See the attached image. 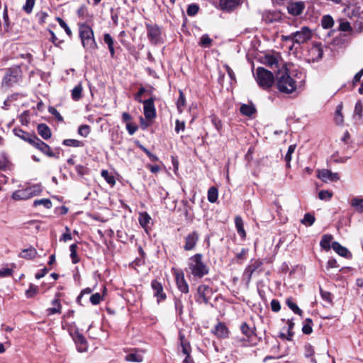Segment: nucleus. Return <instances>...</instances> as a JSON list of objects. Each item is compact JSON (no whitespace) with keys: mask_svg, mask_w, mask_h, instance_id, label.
Returning a JSON list of instances; mask_svg holds the SVG:
<instances>
[{"mask_svg":"<svg viewBox=\"0 0 363 363\" xmlns=\"http://www.w3.org/2000/svg\"><path fill=\"white\" fill-rule=\"evenodd\" d=\"M276 87L283 94H292L296 91L297 82L289 74L288 69L276 74Z\"/></svg>","mask_w":363,"mask_h":363,"instance_id":"f257e3e1","label":"nucleus"},{"mask_svg":"<svg viewBox=\"0 0 363 363\" xmlns=\"http://www.w3.org/2000/svg\"><path fill=\"white\" fill-rule=\"evenodd\" d=\"M24 141L28 143L30 145L48 157L60 158V147H56L52 150L47 143L40 140L36 135L24 132Z\"/></svg>","mask_w":363,"mask_h":363,"instance_id":"f03ea898","label":"nucleus"},{"mask_svg":"<svg viewBox=\"0 0 363 363\" xmlns=\"http://www.w3.org/2000/svg\"><path fill=\"white\" fill-rule=\"evenodd\" d=\"M201 253H196L189 258L186 272L196 279H201L209 273V267L203 260Z\"/></svg>","mask_w":363,"mask_h":363,"instance_id":"7ed1b4c3","label":"nucleus"},{"mask_svg":"<svg viewBox=\"0 0 363 363\" xmlns=\"http://www.w3.org/2000/svg\"><path fill=\"white\" fill-rule=\"evenodd\" d=\"M79 36L82 46L88 50L93 51L98 49V45L94 38V30L86 23H79Z\"/></svg>","mask_w":363,"mask_h":363,"instance_id":"20e7f679","label":"nucleus"},{"mask_svg":"<svg viewBox=\"0 0 363 363\" xmlns=\"http://www.w3.org/2000/svg\"><path fill=\"white\" fill-rule=\"evenodd\" d=\"M255 77L258 85L264 90L270 89L276 82L274 74L262 67L257 68Z\"/></svg>","mask_w":363,"mask_h":363,"instance_id":"39448f33","label":"nucleus"},{"mask_svg":"<svg viewBox=\"0 0 363 363\" xmlns=\"http://www.w3.org/2000/svg\"><path fill=\"white\" fill-rule=\"evenodd\" d=\"M264 270V262L260 259H252L243 272V278L250 283L253 276L260 274Z\"/></svg>","mask_w":363,"mask_h":363,"instance_id":"423d86ee","label":"nucleus"},{"mask_svg":"<svg viewBox=\"0 0 363 363\" xmlns=\"http://www.w3.org/2000/svg\"><path fill=\"white\" fill-rule=\"evenodd\" d=\"M147 37L151 45H157L164 43L163 32L160 26L157 23H145Z\"/></svg>","mask_w":363,"mask_h":363,"instance_id":"0eeeda50","label":"nucleus"},{"mask_svg":"<svg viewBox=\"0 0 363 363\" xmlns=\"http://www.w3.org/2000/svg\"><path fill=\"white\" fill-rule=\"evenodd\" d=\"M214 291L211 287L206 284H201L197 287V292L195 294V301L199 304L206 305L210 303V300Z\"/></svg>","mask_w":363,"mask_h":363,"instance_id":"6e6552de","label":"nucleus"},{"mask_svg":"<svg viewBox=\"0 0 363 363\" xmlns=\"http://www.w3.org/2000/svg\"><path fill=\"white\" fill-rule=\"evenodd\" d=\"M240 330L243 337L247 338V342H251L252 345H257L260 342L261 338L257 334L255 326L250 327L247 322H243L240 326Z\"/></svg>","mask_w":363,"mask_h":363,"instance_id":"1a4fd4ad","label":"nucleus"},{"mask_svg":"<svg viewBox=\"0 0 363 363\" xmlns=\"http://www.w3.org/2000/svg\"><path fill=\"white\" fill-rule=\"evenodd\" d=\"M172 274L175 279V282L178 289L184 294H188L189 291V284H187L184 272L175 268L172 269Z\"/></svg>","mask_w":363,"mask_h":363,"instance_id":"9d476101","label":"nucleus"},{"mask_svg":"<svg viewBox=\"0 0 363 363\" xmlns=\"http://www.w3.org/2000/svg\"><path fill=\"white\" fill-rule=\"evenodd\" d=\"M155 101L156 96H152L149 99L144 100V101L142 102L143 104L144 116L147 120H152L157 116L156 108L155 106Z\"/></svg>","mask_w":363,"mask_h":363,"instance_id":"9b49d317","label":"nucleus"},{"mask_svg":"<svg viewBox=\"0 0 363 363\" xmlns=\"http://www.w3.org/2000/svg\"><path fill=\"white\" fill-rule=\"evenodd\" d=\"M211 333L213 334L218 339L225 340L228 339L230 336V330L227 325L222 321H218L216 325L211 330Z\"/></svg>","mask_w":363,"mask_h":363,"instance_id":"f8f14e48","label":"nucleus"},{"mask_svg":"<svg viewBox=\"0 0 363 363\" xmlns=\"http://www.w3.org/2000/svg\"><path fill=\"white\" fill-rule=\"evenodd\" d=\"M21 66L16 65L7 69L5 77H4V83L7 86H11L13 83L18 81L21 77Z\"/></svg>","mask_w":363,"mask_h":363,"instance_id":"ddd939ff","label":"nucleus"},{"mask_svg":"<svg viewBox=\"0 0 363 363\" xmlns=\"http://www.w3.org/2000/svg\"><path fill=\"white\" fill-rule=\"evenodd\" d=\"M199 240V233L194 230L189 233L184 238V245L183 246V249L185 251H191L194 250Z\"/></svg>","mask_w":363,"mask_h":363,"instance_id":"4468645a","label":"nucleus"},{"mask_svg":"<svg viewBox=\"0 0 363 363\" xmlns=\"http://www.w3.org/2000/svg\"><path fill=\"white\" fill-rule=\"evenodd\" d=\"M70 335L77 345L78 352H86L88 349V342L83 334L77 330L74 333H70Z\"/></svg>","mask_w":363,"mask_h":363,"instance_id":"2eb2a0df","label":"nucleus"},{"mask_svg":"<svg viewBox=\"0 0 363 363\" xmlns=\"http://www.w3.org/2000/svg\"><path fill=\"white\" fill-rule=\"evenodd\" d=\"M294 43L302 44L310 40L311 38V32L308 27H303L299 31L293 33Z\"/></svg>","mask_w":363,"mask_h":363,"instance_id":"dca6fc26","label":"nucleus"},{"mask_svg":"<svg viewBox=\"0 0 363 363\" xmlns=\"http://www.w3.org/2000/svg\"><path fill=\"white\" fill-rule=\"evenodd\" d=\"M151 287L154 291V296L157 298V301H164L167 298L166 294L164 292L162 284L156 279L151 282Z\"/></svg>","mask_w":363,"mask_h":363,"instance_id":"f3484780","label":"nucleus"},{"mask_svg":"<svg viewBox=\"0 0 363 363\" xmlns=\"http://www.w3.org/2000/svg\"><path fill=\"white\" fill-rule=\"evenodd\" d=\"M317 177L324 182L328 181L337 182L340 179L338 173H333L330 170L326 169L318 170Z\"/></svg>","mask_w":363,"mask_h":363,"instance_id":"a211bd4d","label":"nucleus"},{"mask_svg":"<svg viewBox=\"0 0 363 363\" xmlns=\"http://www.w3.org/2000/svg\"><path fill=\"white\" fill-rule=\"evenodd\" d=\"M242 3V0H219V9L223 11L231 12Z\"/></svg>","mask_w":363,"mask_h":363,"instance_id":"6ab92c4d","label":"nucleus"},{"mask_svg":"<svg viewBox=\"0 0 363 363\" xmlns=\"http://www.w3.org/2000/svg\"><path fill=\"white\" fill-rule=\"evenodd\" d=\"M305 7L303 1L290 2L287 6V11L289 14L297 16L303 13Z\"/></svg>","mask_w":363,"mask_h":363,"instance_id":"aec40b11","label":"nucleus"},{"mask_svg":"<svg viewBox=\"0 0 363 363\" xmlns=\"http://www.w3.org/2000/svg\"><path fill=\"white\" fill-rule=\"evenodd\" d=\"M261 62L271 69H279V55L267 54L261 58Z\"/></svg>","mask_w":363,"mask_h":363,"instance_id":"412c9836","label":"nucleus"},{"mask_svg":"<svg viewBox=\"0 0 363 363\" xmlns=\"http://www.w3.org/2000/svg\"><path fill=\"white\" fill-rule=\"evenodd\" d=\"M60 296L61 293L58 292L55 294V298L52 301V305L53 306L47 309L48 315H52L56 313L60 314L62 313Z\"/></svg>","mask_w":363,"mask_h":363,"instance_id":"4be33fe9","label":"nucleus"},{"mask_svg":"<svg viewBox=\"0 0 363 363\" xmlns=\"http://www.w3.org/2000/svg\"><path fill=\"white\" fill-rule=\"evenodd\" d=\"M332 248L337 254L346 259H351L352 257V255L349 251V250L347 247L342 246L337 241H334L332 242Z\"/></svg>","mask_w":363,"mask_h":363,"instance_id":"5701e85b","label":"nucleus"},{"mask_svg":"<svg viewBox=\"0 0 363 363\" xmlns=\"http://www.w3.org/2000/svg\"><path fill=\"white\" fill-rule=\"evenodd\" d=\"M42 191V186L40 184H35L24 188V200L40 194Z\"/></svg>","mask_w":363,"mask_h":363,"instance_id":"b1692460","label":"nucleus"},{"mask_svg":"<svg viewBox=\"0 0 363 363\" xmlns=\"http://www.w3.org/2000/svg\"><path fill=\"white\" fill-rule=\"evenodd\" d=\"M235 225L241 240H245L247 237V233L244 228L243 220L240 216H236L235 217Z\"/></svg>","mask_w":363,"mask_h":363,"instance_id":"393cba45","label":"nucleus"},{"mask_svg":"<svg viewBox=\"0 0 363 363\" xmlns=\"http://www.w3.org/2000/svg\"><path fill=\"white\" fill-rule=\"evenodd\" d=\"M240 112L242 116L252 117L257 113V109L252 103L249 104H242L240 108Z\"/></svg>","mask_w":363,"mask_h":363,"instance_id":"a878e982","label":"nucleus"},{"mask_svg":"<svg viewBox=\"0 0 363 363\" xmlns=\"http://www.w3.org/2000/svg\"><path fill=\"white\" fill-rule=\"evenodd\" d=\"M103 39L108 46L111 57L114 58L116 53L114 48L115 40L109 33H104Z\"/></svg>","mask_w":363,"mask_h":363,"instance_id":"bb28decb","label":"nucleus"},{"mask_svg":"<svg viewBox=\"0 0 363 363\" xmlns=\"http://www.w3.org/2000/svg\"><path fill=\"white\" fill-rule=\"evenodd\" d=\"M38 134L44 139L48 140L52 136V132L49 126L45 123L38 124L37 127Z\"/></svg>","mask_w":363,"mask_h":363,"instance_id":"cd10ccee","label":"nucleus"},{"mask_svg":"<svg viewBox=\"0 0 363 363\" xmlns=\"http://www.w3.org/2000/svg\"><path fill=\"white\" fill-rule=\"evenodd\" d=\"M131 350L133 352L127 354L125 357V360L131 362H142L143 361V357L141 354H138V349L133 348L131 349Z\"/></svg>","mask_w":363,"mask_h":363,"instance_id":"c85d7f7f","label":"nucleus"},{"mask_svg":"<svg viewBox=\"0 0 363 363\" xmlns=\"http://www.w3.org/2000/svg\"><path fill=\"white\" fill-rule=\"evenodd\" d=\"M333 237L330 234H325L322 236L320 245L325 250L328 251L332 247V240Z\"/></svg>","mask_w":363,"mask_h":363,"instance_id":"c756f323","label":"nucleus"},{"mask_svg":"<svg viewBox=\"0 0 363 363\" xmlns=\"http://www.w3.org/2000/svg\"><path fill=\"white\" fill-rule=\"evenodd\" d=\"M286 304L287 306L296 314L303 316V311L299 308V307L297 306V304L294 301V299L292 297H289L286 298Z\"/></svg>","mask_w":363,"mask_h":363,"instance_id":"7c9ffc66","label":"nucleus"},{"mask_svg":"<svg viewBox=\"0 0 363 363\" xmlns=\"http://www.w3.org/2000/svg\"><path fill=\"white\" fill-rule=\"evenodd\" d=\"M150 220L151 217L147 212L140 213L138 218L139 223L146 231Z\"/></svg>","mask_w":363,"mask_h":363,"instance_id":"2f4dec72","label":"nucleus"},{"mask_svg":"<svg viewBox=\"0 0 363 363\" xmlns=\"http://www.w3.org/2000/svg\"><path fill=\"white\" fill-rule=\"evenodd\" d=\"M82 91H83V87H82V83H79L72 90V93H71L72 99L75 101H79L82 97Z\"/></svg>","mask_w":363,"mask_h":363,"instance_id":"473e14b6","label":"nucleus"},{"mask_svg":"<svg viewBox=\"0 0 363 363\" xmlns=\"http://www.w3.org/2000/svg\"><path fill=\"white\" fill-rule=\"evenodd\" d=\"M314 354L315 351L313 347L310 343L306 344L304 346V356L310 359L311 363H316Z\"/></svg>","mask_w":363,"mask_h":363,"instance_id":"72a5a7b5","label":"nucleus"},{"mask_svg":"<svg viewBox=\"0 0 363 363\" xmlns=\"http://www.w3.org/2000/svg\"><path fill=\"white\" fill-rule=\"evenodd\" d=\"M313 320L310 318L305 319L303 322L302 332L305 335H310L313 332Z\"/></svg>","mask_w":363,"mask_h":363,"instance_id":"f704fd0d","label":"nucleus"},{"mask_svg":"<svg viewBox=\"0 0 363 363\" xmlns=\"http://www.w3.org/2000/svg\"><path fill=\"white\" fill-rule=\"evenodd\" d=\"M353 117L357 118L358 120L363 119V104L361 100H358L355 104Z\"/></svg>","mask_w":363,"mask_h":363,"instance_id":"c9c22d12","label":"nucleus"},{"mask_svg":"<svg viewBox=\"0 0 363 363\" xmlns=\"http://www.w3.org/2000/svg\"><path fill=\"white\" fill-rule=\"evenodd\" d=\"M62 145L67 147H82L84 146V143L76 139H65L62 140Z\"/></svg>","mask_w":363,"mask_h":363,"instance_id":"e433bc0d","label":"nucleus"},{"mask_svg":"<svg viewBox=\"0 0 363 363\" xmlns=\"http://www.w3.org/2000/svg\"><path fill=\"white\" fill-rule=\"evenodd\" d=\"M218 197V190L216 186H211L208 190L207 198L210 203H216Z\"/></svg>","mask_w":363,"mask_h":363,"instance_id":"4c0bfd02","label":"nucleus"},{"mask_svg":"<svg viewBox=\"0 0 363 363\" xmlns=\"http://www.w3.org/2000/svg\"><path fill=\"white\" fill-rule=\"evenodd\" d=\"M106 292V288L105 286H103V294L101 295L99 293H95L92 294L90 297V302L93 305H98L104 300V296Z\"/></svg>","mask_w":363,"mask_h":363,"instance_id":"58836bf2","label":"nucleus"},{"mask_svg":"<svg viewBox=\"0 0 363 363\" xmlns=\"http://www.w3.org/2000/svg\"><path fill=\"white\" fill-rule=\"evenodd\" d=\"M77 245L74 243L69 246L70 257L73 264H77L80 262V259L77 255Z\"/></svg>","mask_w":363,"mask_h":363,"instance_id":"ea45409f","label":"nucleus"},{"mask_svg":"<svg viewBox=\"0 0 363 363\" xmlns=\"http://www.w3.org/2000/svg\"><path fill=\"white\" fill-rule=\"evenodd\" d=\"M179 338L181 341L182 352L186 355H189V353H191V352L190 343L185 339V337L184 335H180Z\"/></svg>","mask_w":363,"mask_h":363,"instance_id":"a19ab883","label":"nucleus"},{"mask_svg":"<svg viewBox=\"0 0 363 363\" xmlns=\"http://www.w3.org/2000/svg\"><path fill=\"white\" fill-rule=\"evenodd\" d=\"M334 25V21L331 16L325 15L321 20V26L324 29H329Z\"/></svg>","mask_w":363,"mask_h":363,"instance_id":"79ce46f5","label":"nucleus"},{"mask_svg":"<svg viewBox=\"0 0 363 363\" xmlns=\"http://www.w3.org/2000/svg\"><path fill=\"white\" fill-rule=\"evenodd\" d=\"M101 175L106 180V182L111 186H113L116 184L115 177L111 174L108 170L103 169L101 172Z\"/></svg>","mask_w":363,"mask_h":363,"instance_id":"37998d69","label":"nucleus"},{"mask_svg":"<svg viewBox=\"0 0 363 363\" xmlns=\"http://www.w3.org/2000/svg\"><path fill=\"white\" fill-rule=\"evenodd\" d=\"M39 205H43L47 209H50L52 206V201L49 199H36L33 201V206L36 207Z\"/></svg>","mask_w":363,"mask_h":363,"instance_id":"c03bdc74","label":"nucleus"},{"mask_svg":"<svg viewBox=\"0 0 363 363\" xmlns=\"http://www.w3.org/2000/svg\"><path fill=\"white\" fill-rule=\"evenodd\" d=\"M213 40L207 34L203 35L199 43V45L205 48H209L211 46Z\"/></svg>","mask_w":363,"mask_h":363,"instance_id":"a18cd8bd","label":"nucleus"},{"mask_svg":"<svg viewBox=\"0 0 363 363\" xmlns=\"http://www.w3.org/2000/svg\"><path fill=\"white\" fill-rule=\"evenodd\" d=\"M39 291V288L33 284H30L29 289L26 291V296L28 298H33Z\"/></svg>","mask_w":363,"mask_h":363,"instance_id":"49530a36","label":"nucleus"},{"mask_svg":"<svg viewBox=\"0 0 363 363\" xmlns=\"http://www.w3.org/2000/svg\"><path fill=\"white\" fill-rule=\"evenodd\" d=\"M211 121L213 125L215 126L216 129L218 133H221L223 128V123L221 120L216 115L213 114L211 116Z\"/></svg>","mask_w":363,"mask_h":363,"instance_id":"de8ad7c7","label":"nucleus"},{"mask_svg":"<svg viewBox=\"0 0 363 363\" xmlns=\"http://www.w3.org/2000/svg\"><path fill=\"white\" fill-rule=\"evenodd\" d=\"M295 149H296L295 145H291L288 148V151L284 157V160L286 161V167L287 168H289L291 167L290 162L291 160V155L294 152Z\"/></svg>","mask_w":363,"mask_h":363,"instance_id":"09e8293b","label":"nucleus"},{"mask_svg":"<svg viewBox=\"0 0 363 363\" xmlns=\"http://www.w3.org/2000/svg\"><path fill=\"white\" fill-rule=\"evenodd\" d=\"M56 21L58 22L59 25L65 30L66 34L69 38H72V32L69 27L67 26V24L65 23V21L60 17H57Z\"/></svg>","mask_w":363,"mask_h":363,"instance_id":"8fccbe9b","label":"nucleus"},{"mask_svg":"<svg viewBox=\"0 0 363 363\" xmlns=\"http://www.w3.org/2000/svg\"><path fill=\"white\" fill-rule=\"evenodd\" d=\"M351 205L355 207L359 212L363 213V199L354 198L351 201Z\"/></svg>","mask_w":363,"mask_h":363,"instance_id":"3c124183","label":"nucleus"},{"mask_svg":"<svg viewBox=\"0 0 363 363\" xmlns=\"http://www.w3.org/2000/svg\"><path fill=\"white\" fill-rule=\"evenodd\" d=\"M315 220V218L313 215L310 213H307L304 215L303 218L301 220V223L306 225H312Z\"/></svg>","mask_w":363,"mask_h":363,"instance_id":"603ef678","label":"nucleus"},{"mask_svg":"<svg viewBox=\"0 0 363 363\" xmlns=\"http://www.w3.org/2000/svg\"><path fill=\"white\" fill-rule=\"evenodd\" d=\"M235 342L237 346L239 347H254L255 345H252L251 342H247V338L242 337H236L235 339Z\"/></svg>","mask_w":363,"mask_h":363,"instance_id":"864d4df0","label":"nucleus"},{"mask_svg":"<svg viewBox=\"0 0 363 363\" xmlns=\"http://www.w3.org/2000/svg\"><path fill=\"white\" fill-rule=\"evenodd\" d=\"M174 301V307H175L176 313H177V315L179 317H181L183 314V309H184V306H183L182 301L181 299L177 298H175Z\"/></svg>","mask_w":363,"mask_h":363,"instance_id":"5fc2aeb1","label":"nucleus"},{"mask_svg":"<svg viewBox=\"0 0 363 363\" xmlns=\"http://www.w3.org/2000/svg\"><path fill=\"white\" fill-rule=\"evenodd\" d=\"M320 294L324 301L329 304H333V294L330 292L324 291L320 288Z\"/></svg>","mask_w":363,"mask_h":363,"instance_id":"6e6d98bb","label":"nucleus"},{"mask_svg":"<svg viewBox=\"0 0 363 363\" xmlns=\"http://www.w3.org/2000/svg\"><path fill=\"white\" fill-rule=\"evenodd\" d=\"M79 135L83 137H87L90 133V126L89 125H81L77 130Z\"/></svg>","mask_w":363,"mask_h":363,"instance_id":"4d7b16f0","label":"nucleus"},{"mask_svg":"<svg viewBox=\"0 0 363 363\" xmlns=\"http://www.w3.org/2000/svg\"><path fill=\"white\" fill-rule=\"evenodd\" d=\"M333 196V192L328 190H321L318 193V198L320 200L329 201Z\"/></svg>","mask_w":363,"mask_h":363,"instance_id":"13d9d810","label":"nucleus"},{"mask_svg":"<svg viewBox=\"0 0 363 363\" xmlns=\"http://www.w3.org/2000/svg\"><path fill=\"white\" fill-rule=\"evenodd\" d=\"M48 14L45 11H40L35 15V18L40 25H43L45 23V20L48 18Z\"/></svg>","mask_w":363,"mask_h":363,"instance_id":"bf43d9fd","label":"nucleus"},{"mask_svg":"<svg viewBox=\"0 0 363 363\" xmlns=\"http://www.w3.org/2000/svg\"><path fill=\"white\" fill-rule=\"evenodd\" d=\"M48 111L50 114L55 116L57 121L62 122L64 121L63 117L55 107L49 106Z\"/></svg>","mask_w":363,"mask_h":363,"instance_id":"052dcab7","label":"nucleus"},{"mask_svg":"<svg viewBox=\"0 0 363 363\" xmlns=\"http://www.w3.org/2000/svg\"><path fill=\"white\" fill-rule=\"evenodd\" d=\"M199 7L197 4H190L186 9V13L188 16H194L199 12Z\"/></svg>","mask_w":363,"mask_h":363,"instance_id":"680f3d73","label":"nucleus"},{"mask_svg":"<svg viewBox=\"0 0 363 363\" xmlns=\"http://www.w3.org/2000/svg\"><path fill=\"white\" fill-rule=\"evenodd\" d=\"M37 255V251L35 248L24 249V259L34 258Z\"/></svg>","mask_w":363,"mask_h":363,"instance_id":"e2e57ef3","label":"nucleus"},{"mask_svg":"<svg viewBox=\"0 0 363 363\" xmlns=\"http://www.w3.org/2000/svg\"><path fill=\"white\" fill-rule=\"evenodd\" d=\"M311 52L316 53L317 59L321 58L323 55V49L321 48L320 45H314L311 49Z\"/></svg>","mask_w":363,"mask_h":363,"instance_id":"0e129e2a","label":"nucleus"},{"mask_svg":"<svg viewBox=\"0 0 363 363\" xmlns=\"http://www.w3.org/2000/svg\"><path fill=\"white\" fill-rule=\"evenodd\" d=\"M146 92V89L143 86L139 88L138 92L134 95V99L138 103H142L144 100H142V96Z\"/></svg>","mask_w":363,"mask_h":363,"instance_id":"69168bd1","label":"nucleus"},{"mask_svg":"<svg viewBox=\"0 0 363 363\" xmlns=\"http://www.w3.org/2000/svg\"><path fill=\"white\" fill-rule=\"evenodd\" d=\"M185 96L182 90H179V96L177 100V108L179 110H182V107H184L185 106Z\"/></svg>","mask_w":363,"mask_h":363,"instance_id":"338daca9","label":"nucleus"},{"mask_svg":"<svg viewBox=\"0 0 363 363\" xmlns=\"http://www.w3.org/2000/svg\"><path fill=\"white\" fill-rule=\"evenodd\" d=\"M35 0H26L24 5V11L27 13H30L35 5Z\"/></svg>","mask_w":363,"mask_h":363,"instance_id":"774afa93","label":"nucleus"}]
</instances>
